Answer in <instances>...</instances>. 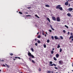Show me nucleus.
Instances as JSON below:
<instances>
[{
  "label": "nucleus",
  "instance_id": "obj_15",
  "mask_svg": "<svg viewBox=\"0 0 73 73\" xmlns=\"http://www.w3.org/2000/svg\"><path fill=\"white\" fill-rule=\"evenodd\" d=\"M53 59L54 60V61H57V59L56 58V57H54L53 58Z\"/></svg>",
  "mask_w": 73,
  "mask_h": 73
},
{
  "label": "nucleus",
  "instance_id": "obj_11",
  "mask_svg": "<svg viewBox=\"0 0 73 73\" xmlns=\"http://www.w3.org/2000/svg\"><path fill=\"white\" fill-rule=\"evenodd\" d=\"M47 20H48V21L49 22V23H50V19L48 17H47Z\"/></svg>",
  "mask_w": 73,
  "mask_h": 73
},
{
  "label": "nucleus",
  "instance_id": "obj_17",
  "mask_svg": "<svg viewBox=\"0 0 73 73\" xmlns=\"http://www.w3.org/2000/svg\"><path fill=\"white\" fill-rule=\"evenodd\" d=\"M15 58H19V59L21 60V58H20L19 57H15Z\"/></svg>",
  "mask_w": 73,
  "mask_h": 73
},
{
  "label": "nucleus",
  "instance_id": "obj_56",
  "mask_svg": "<svg viewBox=\"0 0 73 73\" xmlns=\"http://www.w3.org/2000/svg\"><path fill=\"white\" fill-rule=\"evenodd\" d=\"M16 60V59H13V60Z\"/></svg>",
  "mask_w": 73,
  "mask_h": 73
},
{
  "label": "nucleus",
  "instance_id": "obj_44",
  "mask_svg": "<svg viewBox=\"0 0 73 73\" xmlns=\"http://www.w3.org/2000/svg\"><path fill=\"white\" fill-rule=\"evenodd\" d=\"M68 35H69V32H68Z\"/></svg>",
  "mask_w": 73,
  "mask_h": 73
},
{
  "label": "nucleus",
  "instance_id": "obj_32",
  "mask_svg": "<svg viewBox=\"0 0 73 73\" xmlns=\"http://www.w3.org/2000/svg\"><path fill=\"white\" fill-rule=\"evenodd\" d=\"M10 55L11 56H13V54L12 53H10Z\"/></svg>",
  "mask_w": 73,
  "mask_h": 73
},
{
  "label": "nucleus",
  "instance_id": "obj_35",
  "mask_svg": "<svg viewBox=\"0 0 73 73\" xmlns=\"http://www.w3.org/2000/svg\"><path fill=\"white\" fill-rule=\"evenodd\" d=\"M26 16H27V17H29V16H31V15H26Z\"/></svg>",
  "mask_w": 73,
  "mask_h": 73
},
{
  "label": "nucleus",
  "instance_id": "obj_38",
  "mask_svg": "<svg viewBox=\"0 0 73 73\" xmlns=\"http://www.w3.org/2000/svg\"><path fill=\"white\" fill-rule=\"evenodd\" d=\"M54 68H55V69H57V70H58V68H57L56 67H54Z\"/></svg>",
  "mask_w": 73,
  "mask_h": 73
},
{
  "label": "nucleus",
  "instance_id": "obj_53",
  "mask_svg": "<svg viewBox=\"0 0 73 73\" xmlns=\"http://www.w3.org/2000/svg\"><path fill=\"white\" fill-rule=\"evenodd\" d=\"M69 0L70 1H72V0H68V1H69Z\"/></svg>",
  "mask_w": 73,
  "mask_h": 73
},
{
  "label": "nucleus",
  "instance_id": "obj_49",
  "mask_svg": "<svg viewBox=\"0 0 73 73\" xmlns=\"http://www.w3.org/2000/svg\"><path fill=\"white\" fill-rule=\"evenodd\" d=\"M42 35H44V32H43L42 33Z\"/></svg>",
  "mask_w": 73,
  "mask_h": 73
},
{
  "label": "nucleus",
  "instance_id": "obj_12",
  "mask_svg": "<svg viewBox=\"0 0 73 73\" xmlns=\"http://www.w3.org/2000/svg\"><path fill=\"white\" fill-rule=\"evenodd\" d=\"M59 54H56V56L57 58H58L59 57Z\"/></svg>",
  "mask_w": 73,
  "mask_h": 73
},
{
  "label": "nucleus",
  "instance_id": "obj_36",
  "mask_svg": "<svg viewBox=\"0 0 73 73\" xmlns=\"http://www.w3.org/2000/svg\"><path fill=\"white\" fill-rule=\"evenodd\" d=\"M52 63H53V62H52V61H50V64H52Z\"/></svg>",
  "mask_w": 73,
  "mask_h": 73
},
{
  "label": "nucleus",
  "instance_id": "obj_25",
  "mask_svg": "<svg viewBox=\"0 0 73 73\" xmlns=\"http://www.w3.org/2000/svg\"><path fill=\"white\" fill-rule=\"evenodd\" d=\"M60 39H61L62 40L63 39V37L61 36H60Z\"/></svg>",
  "mask_w": 73,
  "mask_h": 73
},
{
  "label": "nucleus",
  "instance_id": "obj_60",
  "mask_svg": "<svg viewBox=\"0 0 73 73\" xmlns=\"http://www.w3.org/2000/svg\"><path fill=\"white\" fill-rule=\"evenodd\" d=\"M68 73H69V72H68Z\"/></svg>",
  "mask_w": 73,
  "mask_h": 73
},
{
  "label": "nucleus",
  "instance_id": "obj_27",
  "mask_svg": "<svg viewBox=\"0 0 73 73\" xmlns=\"http://www.w3.org/2000/svg\"><path fill=\"white\" fill-rule=\"evenodd\" d=\"M31 50L32 52H34V50H33V48H31Z\"/></svg>",
  "mask_w": 73,
  "mask_h": 73
},
{
  "label": "nucleus",
  "instance_id": "obj_19",
  "mask_svg": "<svg viewBox=\"0 0 73 73\" xmlns=\"http://www.w3.org/2000/svg\"><path fill=\"white\" fill-rule=\"evenodd\" d=\"M0 61H1L2 62H4V60L3 59H2V60H1V59H0Z\"/></svg>",
  "mask_w": 73,
  "mask_h": 73
},
{
  "label": "nucleus",
  "instance_id": "obj_43",
  "mask_svg": "<svg viewBox=\"0 0 73 73\" xmlns=\"http://www.w3.org/2000/svg\"><path fill=\"white\" fill-rule=\"evenodd\" d=\"M27 8H28V9H31V7H27Z\"/></svg>",
  "mask_w": 73,
  "mask_h": 73
},
{
  "label": "nucleus",
  "instance_id": "obj_46",
  "mask_svg": "<svg viewBox=\"0 0 73 73\" xmlns=\"http://www.w3.org/2000/svg\"><path fill=\"white\" fill-rule=\"evenodd\" d=\"M26 13V14H28V13L26 12V13Z\"/></svg>",
  "mask_w": 73,
  "mask_h": 73
},
{
  "label": "nucleus",
  "instance_id": "obj_55",
  "mask_svg": "<svg viewBox=\"0 0 73 73\" xmlns=\"http://www.w3.org/2000/svg\"><path fill=\"white\" fill-rule=\"evenodd\" d=\"M51 73H53V71H52Z\"/></svg>",
  "mask_w": 73,
  "mask_h": 73
},
{
  "label": "nucleus",
  "instance_id": "obj_54",
  "mask_svg": "<svg viewBox=\"0 0 73 73\" xmlns=\"http://www.w3.org/2000/svg\"><path fill=\"white\" fill-rule=\"evenodd\" d=\"M39 33L38 32L37 33V35H38Z\"/></svg>",
  "mask_w": 73,
  "mask_h": 73
},
{
  "label": "nucleus",
  "instance_id": "obj_61",
  "mask_svg": "<svg viewBox=\"0 0 73 73\" xmlns=\"http://www.w3.org/2000/svg\"><path fill=\"white\" fill-rule=\"evenodd\" d=\"M17 12H18V11H17Z\"/></svg>",
  "mask_w": 73,
  "mask_h": 73
},
{
  "label": "nucleus",
  "instance_id": "obj_37",
  "mask_svg": "<svg viewBox=\"0 0 73 73\" xmlns=\"http://www.w3.org/2000/svg\"><path fill=\"white\" fill-rule=\"evenodd\" d=\"M63 32L64 33H65V32H66V31L65 30H63Z\"/></svg>",
  "mask_w": 73,
  "mask_h": 73
},
{
  "label": "nucleus",
  "instance_id": "obj_13",
  "mask_svg": "<svg viewBox=\"0 0 73 73\" xmlns=\"http://www.w3.org/2000/svg\"><path fill=\"white\" fill-rule=\"evenodd\" d=\"M68 2H66L65 3V5H68Z\"/></svg>",
  "mask_w": 73,
  "mask_h": 73
},
{
  "label": "nucleus",
  "instance_id": "obj_23",
  "mask_svg": "<svg viewBox=\"0 0 73 73\" xmlns=\"http://www.w3.org/2000/svg\"><path fill=\"white\" fill-rule=\"evenodd\" d=\"M19 13L20 15H22V14H23V13L21 11L19 12Z\"/></svg>",
  "mask_w": 73,
  "mask_h": 73
},
{
  "label": "nucleus",
  "instance_id": "obj_4",
  "mask_svg": "<svg viewBox=\"0 0 73 73\" xmlns=\"http://www.w3.org/2000/svg\"><path fill=\"white\" fill-rule=\"evenodd\" d=\"M56 20L58 22L60 21V17H57L56 18Z\"/></svg>",
  "mask_w": 73,
  "mask_h": 73
},
{
  "label": "nucleus",
  "instance_id": "obj_18",
  "mask_svg": "<svg viewBox=\"0 0 73 73\" xmlns=\"http://www.w3.org/2000/svg\"><path fill=\"white\" fill-rule=\"evenodd\" d=\"M5 65L7 66V68H9V66L8 65V64H5Z\"/></svg>",
  "mask_w": 73,
  "mask_h": 73
},
{
  "label": "nucleus",
  "instance_id": "obj_41",
  "mask_svg": "<svg viewBox=\"0 0 73 73\" xmlns=\"http://www.w3.org/2000/svg\"><path fill=\"white\" fill-rule=\"evenodd\" d=\"M49 31L51 33L52 32V30H49Z\"/></svg>",
  "mask_w": 73,
  "mask_h": 73
},
{
  "label": "nucleus",
  "instance_id": "obj_33",
  "mask_svg": "<svg viewBox=\"0 0 73 73\" xmlns=\"http://www.w3.org/2000/svg\"><path fill=\"white\" fill-rule=\"evenodd\" d=\"M40 42H40V40H38L37 41V42L39 44H40Z\"/></svg>",
  "mask_w": 73,
  "mask_h": 73
},
{
  "label": "nucleus",
  "instance_id": "obj_47",
  "mask_svg": "<svg viewBox=\"0 0 73 73\" xmlns=\"http://www.w3.org/2000/svg\"><path fill=\"white\" fill-rule=\"evenodd\" d=\"M52 50H54V48H53L52 49Z\"/></svg>",
  "mask_w": 73,
  "mask_h": 73
},
{
  "label": "nucleus",
  "instance_id": "obj_40",
  "mask_svg": "<svg viewBox=\"0 0 73 73\" xmlns=\"http://www.w3.org/2000/svg\"><path fill=\"white\" fill-rule=\"evenodd\" d=\"M35 45L36 46H37V43H35Z\"/></svg>",
  "mask_w": 73,
  "mask_h": 73
},
{
  "label": "nucleus",
  "instance_id": "obj_2",
  "mask_svg": "<svg viewBox=\"0 0 73 73\" xmlns=\"http://www.w3.org/2000/svg\"><path fill=\"white\" fill-rule=\"evenodd\" d=\"M28 55L29 56H30V57H31L32 58H35V56H33V55H32L31 53L29 51V53H28Z\"/></svg>",
  "mask_w": 73,
  "mask_h": 73
},
{
  "label": "nucleus",
  "instance_id": "obj_29",
  "mask_svg": "<svg viewBox=\"0 0 73 73\" xmlns=\"http://www.w3.org/2000/svg\"><path fill=\"white\" fill-rule=\"evenodd\" d=\"M41 71V68H39L38 69L39 72H40Z\"/></svg>",
  "mask_w": 73,
  "mask_h": 73
},
{
  "label": "nucleus",
  "instance_id": "obj_8",
  "mask_svg": "<svg viewBox=\"0 0 73 73\" xmlns=\"http://www.w3.org/2000/svg\"><path fill=\"white\" fill-rule=\"evenodd\" d=\"M73 10V8H70L68 9V11H72Z\"/></svg>",
  "mask_w": 73,
  "mask_h": 73
},
{
  "label": "nucleus",
  "instance_id": "obj_24",
  "mask_svg": "<svg viewBox=\"0 0 73 73\" xmlns=\"http://www.w3.org/2000/svg\"><path fill=\"white\" fill-rule=\"evenodd\" d=\"M35 16H36V17H38V19H39V18H40L39 17H38V16H37V15H35Z\"/></svg>",
  "mask_w": 73,
  "mask_h": 73
},
{
  "label": "nucleus",
  "instance_id": "obj_57",
  "mask_svg": "<svg viewBox=\"0 0 73 73\" xmlns=\"http://www.w3.org/2000/svg\"><path fill=\"white\" fill-rule=\"evenodd\" d=\"M46 35H48V33H46Z\"/></svg>",
  "mask_w": 73,
  "mask_h": 73
},
{
  "label": "nucleus",
  "instance_id": "obj_51",
  "mask_svg": "<svg viewBox=\"0 0 73 73\" xmlns=\"http://www.w3.org/2000/svg\"><path fill=\"white\" fill-rule=\"evenodd\" d=\"M44 36H45V37H46V34H45Z\"/></svg>",
  "mask_w": 73,
  "mask_h": 73
},
{
  "label": "nucleus",
  "instance_id": "obj_6",
  "mask_svg": "<svg viewBox=\"0 0 73 73\" xmlns=\"http://www.w3.org/2000/svg\"><path fill=\"white\" fill-rule=\"evenodd\" d=\"M29 60L30 61H32V62H33V63H34V64H35V61L33 60H31V58H29Z\"/></svg>",
  "mask_w": 73,
  "mask_h": 73
},
{
  "label": "nucleus",
  "instance_id": "obj_45",
  "mask_svg": "<svg viewBox=\"0 0 73 73\" xmlns=\"http://www.w3.org/2000/svg\"><path fill=\"white\" fill-rule=\"evenodd\" d=\"M72 35H73V33H71V36H72Z\"/></svg>",
  "mask_w": 73,
  "mask_h": 73
},
{
  "label": "nucleus",
  "instance_id": "obj_16",
  "mask_svg": "<svg viewBox=\"0 0 73 73\" xmlns=\"http://www.w3.org/2000/svg\"><path fill=\"white\" fill-rule=\"evenodd\" d=\"M45 7H50V6H49V5H45Z\"/></svg>",
  "mask_w": 73,
  "mask_h": 73
},
{
  "label": "nucleus",
  "instance_id": "obj_59",
  "mask_svg": "<svg viewBox=\"0 0 73 73\" xmlns=\"http://www.w3.org/2000/svg\"><path fill=\"white\" fill-rule=\"evenodd\" d=\"M0 72H1V70L0 69Z\"/></svg>",
  "mask_w": 73,
  "mask_h": 73
},
{
  "label": "nucleus",
  "instance_id": "obj_7",
  "mask_svg": "<svg viewBox=\"0 0 73 73\" xmlns=\"http://www.w3.org/2000/svg\"><path fill=\"white\" fill-rule=\"evenodd\" d=\"M53 65L54 66H56V65L54 64H52L50 65V66H53Z\"/></svg>",
  "mask_w": 73,
  "mask_h": 73
},
{
  "label": "nucleus",
  "instance_id": "obj_22",
  "mask_svg": "<svg viewBox=\"0 0 73 73\" xmlns=\"http://www.w3.org/2000/svg\"><path fill=\"white\" fill-rule=\"evenodd\" d=\"M51 54H53V53H54V51L52 50L51 51Z\"/></svg>",
  "mask_w": 73,
  "mask_h": 73
},
{
  "label": "nucleus",
  "instance_id": "obj_21",
  "mask_svg": "<svg viewBox=\"0 0 73 73\" xmlns=\"http://www.w3.org/2000/svg\"><path fill=\"white\" fill-rule=\"evenodd\" d=\"M43 46H44V48H46V44H45L43 45Z\"/></svg>",
  "mask_w": 73,
  "mask_h": 73
},
{
  "label": "nucleus",
  "instance_id": "obj_42",
  "mask_svg": "<svg viewBox=\"0 0 73 73\" xmlns=\"http://www.w3.org/2000/svg\"><path fill=\"white\" fill-rule=\"evenodd\" d=\"M2 65L3 66H5V64H3Z\"/></svg>",
  "mask_w": 73,
  "mask_h": 73
},
{
  "label": "nucleus",
  "instance_id": "obj_58",
  "mask_svg": "<svg viewBox=\"0 0 73 73\" xmlns=\"http://www.w3.org/2000/svg\"><path fill=\"white\" fill-rule=\"evenodd\" d=\"M72 41H73V38L72 39Z\"/></svg>",
  "mask_w": 73,
  "mask_h": 73
},
{
  "label": "nucleus",
  "instance_id": "obj_50",
  "mask_svg": "<svg viewBox=\"0 0 73 73\" xmlns=\"http://www.w3.org/2000/svg\"><path fill=\"white\" fill-rule=\"evenodd\" d=\"M72 66H73V62L72 63Z\"/></svg>",
  "mask_w": 73,
  "mask_h": 73
},
{
  "label": "nucleus",
  "instance_id": "obj_31",
  "mask_svg": "<svg viewBox=\"0 0 73 73\" xmlns=\"http://www.w3.org/2000/svg\"><path fill=\"white\" fill-rule=\"evenodd\" d=\"M60 52H61L62 51V49H61V48H60Z\"/></svg>",
  "mask_w": 73,
  "mask_h": 73
},
{
  "label": "nucleus",
  "instance_id": "obj_1",
  "mask_svg": "<svg viewBox=\"0 0 73 73\" xmlns=\"http://www.w3.org/2000/svg\"><path fill=\"white\" fill-rule=\"evenodd\" d=\"M56 9H58L60 10V11H62L63 10L62 7H61V5H58L56 7Z\"/></svg>",
  "mask_w": 73,
  "mask_h": 73
},
{
  "label": "nucleus",
  "instance_id": "obj_20",
  "mask_svg": "<svg viewBox=\"0 0 73 73\" xmlns=\"http://www.w3.org/2000/svg\"><path fill=\"white\" fill-rule=\"evenodd\" d=\"M40 37H41V36L40 35H38L37 36V38H40Z\"/></svg>",
  "mask_w": 73,
  "mask_h": 73
},
{
  "label": "nucleus",
  "instance_id": "obj_48",
  "mask_svg": "<svg viewBox=\"0 0 73 73\" xmlns=\"http://www.w3.org/2000/svg\"><path fill=\"white\" fill-rule=\"evenodd\" d=\"M35 41H37V39L35 38Z\"/></svg>",
  "mask_w": 73,
  "mask_h": 73
},
{
  "label": "nucleus",
  "instance_id": "obj_3",
  "mask_svg": "<svg viewBox=\"0 0 73 73\" xmlns=\"http://www.w3.org/2000/svg\"><path fill=\"white\" fill-rule=\"evenodd\" d=\"M52 19L54 21H56V18L54 17H52Z\"/></svg>",
  "mask_w": 73,
  "mask_h": 73
},
{
  "label": "nucleus",
  "instance_id": "obj_39",
  "mask_svg": "<svg viewBox=\"0 0 73 73\" xmlns=\"http://www.w3.org/2000/svg\"><path fill=\"white\" fill-rule=\"evenodd\" d=\"M51 38L52 39H54V37H53V36H52L51 37Z\"/></svg>",
  "mask_w": 73,
  "mask_h": 73
},
{
  "label": "nucleus",
  "instance_id": "obj_30",
  "mask_svg": "<svg viewBox=\"0 0 73 73\" xmlns=\"http://www.w3.org/2000/svg\"><path fill=\"white\" fill-rule=\"evenodd\" d=\"M51 73V71H48L47 72V73Z\"/></svg>",
  "mask_w": 73,
  "mask_h": 73
},
{
  "label": "nucleus",
  "instance_id": "obj_10",
  "mask_svg": "<svg viewBox=\"0 0 73 73\" xmlns=\"http://www.w3.org/2000/svg\"><path fill=\"white\" fill-rule=\"evenodd\" d=\"M50 28L52 29V30H53V31H54V29L53 28V27H52V25H50Z\"/></svg>",
  "mask_w": 73,
  "mask_h": 73
},
{
  "label": "nucleus",
  "instance_id": "obj_9",
  "mask_svg": "<svg viewBox=\"0 0 73 73\" xmlns=\"http://www.w3.org/2000/svg\"><path fill=\"white\" fill-rule=\"evenodd\" d=\"M67 15L69 17H71V14H70V13H68L67 14Z\"/></svg>",
  "mask_w": 73,
  "mask_h": 73
},
{
  "label": "nucleus",
  "instance_id": "obj_26",
  "mask_svg": "<svg viewBox=\"0 0 73 73\" xmlns=\"http://www.w3.org/2000/svg\"><path fill=\"white\" fill-rule=\"evenodd\" d=\"M60 48V44H58L57 47V48Z\"/></svg>",
  "mask_w": 73,
  "mask_h": 73
},
{
  "label": "nucleus",
  "instance_id": "obj_34",
  "mask_svg": "<svg viewBox=\"0 0 73 73\" xmlns=\"http://www.w3.org/2000/svg\"><path fill=\"white\" fill-rule=\"evenodd\" d=\"M65 27H66V28H68L69 27H68V26H66V25H65Z\"/></svg>",
  "mask_w": 73,
  "mask_h": 73
},
{
  "label": "nucleus",
  "instance_id": "obj_14",
  "mask_svg": "<svg viewBox=\"0 0 73 73\" xmlns=\"http://www.w3.org/2000/svg\"><path fill=\"white\" fill-rule=\"evenodd\" d=\"M54 37L55 40H57V39H59V38H58V37H57L56 36H55Z\"/></svg>",
  "mask_w": 73,
  "mask_h": 73
},
{
  "label": "nucleus",
  "instance_id": "obj_5",
  "mask_svg": "<svg viewBox=\"0 0 73 73\" xmlns=\"http://www.w3.org/2000/svg\"><path fill=\"white\" fill-rule=\"evenodd\" d=\"M58 62L60 65H62V64H63V62L61 60H60Z\"/></svg>",
  "mask_w": 73,
  "mask_h": 73
},
{
  "label": "nucleus",
  "instance_id": "obj_52",
  "mask_svg": "<svg viewBox=\"0 0 73 73\" xmlns=\"http://www.w3.org/2000/svg\"><path fill=\"white\" fill-rule=\"evenodd\" d=\"M70 42L71 43L73 42H72V41H70Z\"/></svg>",
  "mask_w": 73,
  "mask_h": 73
},
{
  "label": "nucleus",
  "instance_id": "obj_28",
  "mask_svg": "<svg viewBox=\"0 0 73 73\" xmlns=\"http://www.w3.org/2000/svg\"><path fill=\"white\" fill-rule=\"evenodd\" d=\"M47 42H48V43H49V42H50V40H49L48 39L47 41Z\"/></svg>",
  "mask_w": 73,
  "mask_h": 73
}]
</instances>
